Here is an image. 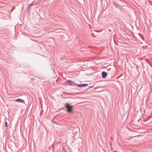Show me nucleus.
Returning a JSON list of instances; mask_svg holds the SVG:
<instances>
[{
  "instance_id": "f257e3e1",
  "label": "nucleus",
  "mask_w": 152,
  "mask_h": 152,
  "mask_svg": "<svg viewBox=\"0 0 152 152\" xmlns=\"http://www.w3.org/2000/svg\"><path fill=\"white\" fill-rule=\"evenodd\" d=\"M64 105L66 108L67 109L66 111L69 113H72L73 111V106L71 105L70 104L68 103H65Z\"/></svg>"
},
{
  "instance_id": "f03ea898",
  "label": "nucleus",
  "mask_w": 152,
  "mask_h": 152,
  "mask_svg": "<svg viewBox=\"0 0 152 152\" xmlns=\"http://www.w3.org/2000/svg\"><path fill=\"white\" fill-rule=\"evenodd\" d=\"M66 83H67V84L68 85L72 86H76L77 85V84H76L74 82L72 81L69 80H66Z\"/></svg>"
},
{
  "instance_id": "7ed1b4c3",
  "label": "nucleus",
  "mask_w": 152,
  "mask_h": 152,
  "mask_svg": "<svg viewBox=\"0 0 152 152\" xmlns=\"http://www.w3.org/2000/svg\"><path fill=\"white\" fill-rule=\"evenodd\" d=\"M88 85L87 84H77L76 86L79 87H84L88 86Z\"/></svg>"
},
{
  "instance_id": "20e7f679",
  "label": "nucleus",
  "mask_w": 152,
  "mask_h": 152,
  "mask_svg": "<svg viewBox=\"0 0 152 152\" xmlns=\"http://www.w3.org/2000/svg\"><path fill=\"white\" fill-rule=\"evenodd\" d=\"M102 77L104 78L106 77L107 74L106 72L104 71H102Z\"/></svg>"
},
{
  "instance_id": "39448f33",
  "label": "nucleus",
  "mask_w": 152,
  "mask_h": 152,
  "mask_svg": "<svg viewBox=\"0 0 152 152\" xmlns=\"http://www.w3.org/2000/svg\"><path fill=\"white\" fill-rule=\"evenodd\" d=\"M15 101L20 102L22 103H24L25 102V101L23 99H18L15 100Z\"/></svg>"
},
{
  "instance_id": "423d86ee",
  "label": "nucleus",
  "mask_w": 152,
  "mask_h": 152,
  "mask_svg": "<svg viewBox=\"0 0 152 152\" xmlns=\"http://www.w3.org/2000/svg\"><path fill=\"white\" fill-rule=\"evenodd\" d=\"M114 5L117 7L119 8V7H121L120 5L117 3H114Z\"/></svg>"
},
{
  "instance_id": "0eeeda50",
  "label": "nucleus",
  "mask_w": 152,
  "mask_h": 152,
  "mask_svg": "<svg viewBox=\"0 0 152 152\" xmlns=\"http://www.w3.org/2000/svg\"><path fill=\"white\" fill-rule=\"evenodd\" d=\"M5 126L6 127H7V122H5Z\"/></svg>"
},
{
  "instance_id": "6e6552de",
  "label": "nucleus",
  "mask_w": 152,
  "mask_h": 152,
  "mask_svg": "<svg viewBox=\"0 0 152 152\" xmlns=\"http://www.w3.org/2000/svg\"><path fill=\"white\" fill-rule=\"evenodd\" d=\"M135 65L136 66V68L137 69V71H138V70H139V69H138L139 66H138L137 65H136V64H135Z\"/></svg>"
},
{
  "instance_id": "1a4fd4ad",
  "label": "nucleus",
  "mask_w": 152,
  "mask_h": 152,
  "mask_svg": "<svg viewBox=\"0 0 152 152\" xmlns=\"http://www.w3.org/2000/svg\"><path fill=\"white\" fill-rule=\"evenodd\" d=\"M33 4V3H31V4H29V5L28 7V8H29L30 7V6H31V5Z\"/></svg>"
},
{
  "instance_id": "9d476101",
  "label": "nucleus",
  "mask_w": 152,
  "mask_h": 152,
  "mask_svg": "<svg viewBox=\"0 0 152 152\" xmlns=\"http://www.w3.org/2000/svg\"><path fill=\"white\" fill-rule=\"evenodd\" d=\"M0 3H2V4H4V3L2 2H0Z\"/></svg>"
},
{
  "instance_id": "9b49d317",
  "label": "nucleus",
  "mask_w": 152,
  "mask_h": 152,
  "mask_svg": "<svg viewBox=\"0 0 152 152\" xmlns=\"http://www.w3.org/2000/svg\"><path fill=\"white\" fill-rule=\"evenodd\" d=\"M108 30H109V31H111L110 29H109Z\"/></svg>"
},
{
  "instance_id": "f8f14e48",
  "label": "nucleus",
  "mask_w": 152,
  "mask_h": 152,
  "mask_svg": "<svg viewBox=\"0 0 152 152\" xmlns=\"http://www.w3.org/2000/svg\"><path fill=\"white\" fill-rule=\"evenodd\" d=\"M139 121V120H137V121H138H138Z\"/></svg>"
}]
</instances>
